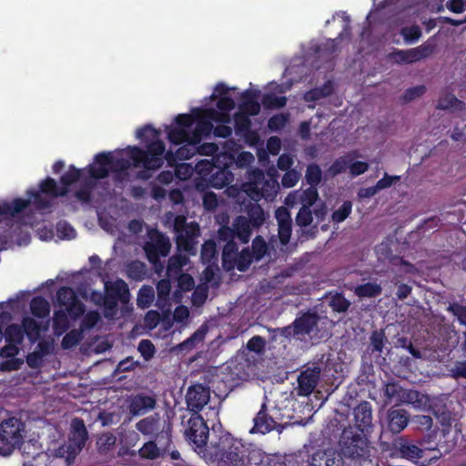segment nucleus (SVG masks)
<instances>
[{
	"instance_id": "nucleus-62",
	"label": "nucleus",
	"mask_w": 466,
	"mask_h": 466,
	"mask_svg": "<svg viewBox=\"0 0 466 466\" xmlns=\"http://www.w3.org/2000/svg\"><path fill=\"white\" fill-rule=\"evenodd\" d=\"M218 146L213 142H207L203 144L199 143L197 146L198 154L202 156H212V159L216 158L218 156Z\"/></svg>"
},
{
	"instance_id": "nucleus-27",
	"label": "nucleus",
	"mask_w": 466,
	"mask_h": 466,
	"mask_svg": "<svg viewBox=\"0 0 466 466\" xmlns=\"http://www.w3.org/2000/svg\"><path fill=\"white\" fill-rule=\"evenodd\" d=\"M319 318L317 313L307 311L294 319L295 329L299 336L310 335L316 327Z\"/></svg>"
},
{
	"instance_id": "nucleus-24",
	"label": "nucleus",
	"mask_w": 466,
	"mask_h": 466,
	"mask_svg": "<svg viewBox=\"0 0 466 466\" xmlns=\"http://www.w3.org/2000/svg\"><path fill=\"white\" fill-rule=\"evenodd\" d=\"M111 152H100L96 155L94 162L88 166V173L93 179H103L109 175Z\"/></svg>"
},
{
	"instance_id": "nucleus-46",
	"label": "nucleus",
	"mask_w": 466,
	"mask_h": 466,
	"mask_svg": "<svg viewBox=\"0 0 466 466\" xmlns=\"http://www.w3.org/2000/svg\"><path fill=\"white\" fill-rule=\"evenodd\" d=\"M289 121V113H279L273 115L268 121V128L272 132L283 129Z\"/></svg>"
},
{
	"instance_id": "nucleus-42",
	"label": "nucleus",
	"mask_w": 466,
	"mask_h": 466,
	"mask_svg": "<svg viewBox=\"0 0 466 466\" xmlns=\"http://www.w3.org/2000/svg\"><path fill=\"white\" fill-rule=\"evenodd\" d=\"M127 277L133 280H143L147 274L145 263L139 260H133L127 266Z\"/></svg>"
},
{
	"instance_id": "nucleus-6",
	"label": "nucleus",
	"mask_w": 466,
	"mask_h": 466,
	"mask_svg": "<svg viewBox=\"0 0 466 466\" xmlns=\"http://www.w3.org/2000/svg\"><path fill=\"white\" fill-rule=\"evenodd\" d=\"M189 115L194 117V123H197L195 128L191 130V139L194 143H200L203 137H208L213 132L212 121L221 123L229 121V115L219 113L212 107H196Z\"/></svg>"
},
{
	"instance_id": "nucleus-34",
	"label": "nucleus",
	"mask_w": 466,
	"mask_h": 466,
	"mask_svg": "<svg viewBox=\"0 0 466 466\" xmlns=\"http://www.w3.org/2000/svg\"><path fill=\"white\" fill-rule=\"evenodd\" d=\"M30 310L35 317L44 319L47 317L50 312V305L45 298L37 296L32 299Z\"/></svg>"
},
{
	"instance_id": "nucleus-39",
	"label": "nucleus",
	"mask_w": 466,
	"mask_h": 466,
	"mask_svg": "<svg viewBox=\"0 0 466 466\" xmlns=\"http://www.w3.org/2000/svg\"><path fill=\"white\" fill-rule=\"evenodd\" d=\"M21 327L24 336L26 335L31 342H35L40 335V327L36 320L30 317H25L22 320Z\"/></svg>"
},
{
	"instance_id": "nucleus-18",
	"label": "nucleus",
	"mask_w": 466,
	"mask_h": 466,
	"mask_svg": "<svg viewBox=\"0 0 466 466\" xmlns=\"http://www.w3.org/2000/svg\"><path fill=\"white\" fill-rule=\"evenodd\" d=\"M321 374V368L319 365L308 367L302 370L298 377L297 393L299 396H309L317 387Z\"/></svg>"
},
{
	"instance_id": "nucleus-55",
	"label": "nucleus",
	"mask_w": 466,
	"mask_h": 466,
	"mask_svg": "<svg viewBox=\"0 0 466 466\" xmlns=\"http://www.w3.org/2000/svg\"><path fill=\"white\" fill-rule=\"evenodd\" d=\"M116 441V436L113 433L106 432L99 435L96 445L99 451H107L115 446Z\"/></svg>"
},
{
	"instance_id": "nucleus-56",
	"label": "nucleus",
	"mask_w": 466,
	"mask_h": 466,
	"mask_svg": "<svg viewBox=\"0 0 466 466\" xmlns=\"http://www.w3.org/2000/svg\"><path fill=\"white\" fill-rule=\"evenodd\" d=\"M251 120L246 114L238 113L235 116V130L237 134H246L250 130Z\"/></svg>"
},
{
	"instance_id": "nucleus-4",
	"label": "nucleus",
	"mask_w": 466,
	"mask_h": 466,
	"mask_svg": "<svg viewBox=\"0 0 466 466\" xmlns=\"http://www.w3.org/2000/svg\"><path fill=\"white\" fill-rule=\"evenodd\" d=\"M370 433H361L351 425L344 428L339 441L340 451L352 459H366L370 456V443L367 438Z\"/></svg>"
},
{
	"instance_id": "nucleus-47",
	"label": "nucleus",
	"mask_w": 466,
	"mask_h": 466,
	"mask_svg": "<svg viewBox=\"0 0 466 466\" xmlns=\"http://www.w3.org/2000/svg\"><path fill=\"white\" fill-rule=\"evenodd\" d=\"M287 104L286 96H278L273 93L265 94L262 97V105L268 109L282 108Z\"/></svg>"
},
{
	"instance_id": "nucleus-38",
	"label": "nucleus",
	"mask_w": 466,
	"mask_h": 466,
	"mask_svg": "<svg viewBox=\"0 0 466 466\" xmlns=\"http://www.w3.org/2000/svg\"><path fill=\"white\" fill-rule=\"evenodd\" d=\"M68 313L66 309H59L54 312L53 329L56 335H61L69 328Z\"/></svg>"
},
{
	"instance_id": "nucleus-14",
	"label": "nucleus",
	"mask_w": 466,
	"mask_h": 466,
	"mask_svg": "<svg viewBox=\"0 0 466 466\" xmlns=\"http://www.w3.org/2000/svg\"><path fill=\"white\" fill-rule=\"evenodd\" d=\"M194 117L189 114H179L175 117L174 125L167 126V139L174 145H182L191 139V128Z\"/></svg>"
},
{
	"instance_id": "nucleus-41",
	"label": "nucleus",
	"mask_w": 466,
	"mask_h": 466,
	"mask_svg": "<svg viewBox=\"0 0 466 466\" xmlns=\"http://www.w3.org/2000/svg\"><path fill=\"white\" fill-rule=\"evenodd\" d=\"M187 258L183 255H173L168 258L167 274L168 277L177 276L181 273L182 268L187 264Z\"/></svg>"
},
{
	"instance_id": "nucleus-15",
	"label": "nucleus",
	"mask_w": 466,
	"mask_h": 466,
	"mask_svg": "<svg viewBox=\"0 0 466 466\" xmlns=\"http://www.w3.org/2000/svg\"><path fill=\"white\" fill-rule=\"evenodd\" d=\"M185 436L187 440L196 446V448H203L207 445L209 429L199 414H192L187 421V428L185 431Z\"/></svg>"
},
{
	"instance_id": "nucleus-57",
	"label": "nucleus",
	"mask_w": 466,
	"mask_h": 466,
	"mask_svg": "<svg viewBox=\"0 0 466 466\" xmlns=\"http://www.w3.org/2000/svg\"><path fill=\"white\" fill-rule=\"evenodd\" d=\"M447 311L457 318L461 325L466 326V306L458 302L450 303Z\"/></svg>"
},
{
	"instance_id": "nucleus-45",
	"label": "nucleus",
	"mask_w": 466,
	"mask_h": 466,
	"mask_svg": "<svg viewBox=\"0 0 466 466\" xmlns=\"http://www.w3.org/2000/svg\"><path fill=\"white\" fill-rule=\"evenodd\" d=\"M305 178L309 187H315L320 183L322 178V171L318 164L311 163L308 165Z\"/></svg>"
},
{
	"instance_id": "nucleus-64",
	"label": "nucleus",
	"mask_w": 466,
	"mask_h": 466,
	"mask_svg": "<svg viewBox=\"0 0 466 466\" xmlns=\"http://www.w3.org/2000/svg\"><path fill=\"white\" fill-rule=\"evenodd\" d=\"M426 91V87L423 85H419L413 87H410L405 90L402 95V99L404 102H410L417 97L421 96Z\"/></svg>"
},
{
	"instance_id": "nucleus-25",
	"label": "nucleus",
	"mask_w": 466,
	"mask_h": 466,
	"mask_svg": "<svg viewBox=\"0 0 466 466\" xmlns=\"http://www.w3.org/2000/svg\"><path fill=\"white\" fill-rule=\"evenodd\" d=\"M343 453L335 450L318 451L311 457L310 466H345Z\"/></svg>"
},
{
	"instance_id": "nucleus-50",
	"label": "nucleus",
	"mask_w": 466,
	"mask_h": 466,
	"mask_svg": "<svg viewBox=\"0 0 466 466\" xmlns=\"http://www.w3.org/2000/svg\"><path fill=\"white\" fill-rule=\"evenodd\" d=\"M130 167V162L128 159L123 157H116L111 153V161L109 165V170L116 173L117 176L122 173H127Z\"/></svg>"
},
{
	"instance_id": "nucleus-11",
	"label": "nucleus",
	"mask_w": 466,
	"mask_h": 466,
	"mask_svg": "<svg viewBox=\"0 0 466 466\" xmlns=\"http://www.w3.org/2000/svg\"><path fill=\"white\" fill-rule=\"evenodd\" d=\"M251 237V225L244 216H238L232 227L222 225L218 230V241L225 244H237L235 238H238L243 244L248 243Z\"/></svg>"
},
{
	"instance_id": "nucleus-5",
	"label": "nucleus",
	"mask_w": 466,
	"mask_h": 466,
	"mask_svg": "<svg viewBox=\"0 0 466 466\" xmlns=\"http://www.w3.org/2000/svg\"><path fill=\"white\" fill-rule=\"evenodd\" d=\"M143 249L155 271L161 274L164 270V263L161 261V258H167L171 249L169 238L161 231L153 229L148 233V240L145 243Z\"/></svg>"
},
{
	"instance_id": "nucleus-26",
	"label": "nucleus",
	"mask_w": 466,
	"mask_h": 466,
	"mask_svg": "<svg viewBox=\"0 0 466 466\" xmlns=\"http://www.w3.org/2000/svg\"><path fill=\"white\" fill-rule=\"evenodd\" d=\"M156 407V399L153 396L138 393L129 402L128 410L132 416H138L153 410Z\"/></svg>"
},
{
	"instance_id": "nucleus-40",
	"label": "nucleus",
	"mask_w": 466,
	"mask_h": 466,
	"mask_svg": "<svg viewBox=\"0 0 466 466\" xmlns=\"http://www.w3.org/2000/svg\"><path fill=\"white\" fill-rule=\"evenodd\" d=\"M388 342L385 332L383 329H375L371 332L370 337V350L371 353H381L383 348Z\"/></svg>"
},
{
	"instance_id": "nucleus-19",
	"label": "nucleus",
	"mask_w": 466,
	"mask_h": 466,
	"mask_svg": "<svg viewBox=\"0 0 466 466\" xmlns=\"http://www.w3.org/2000/svg\"><path fill=\"white\" fill-rule=\"evenodd\" d=\"M354 425L356 431L361 433H370L373 430L372 406L367 400L361 401L353 410Z\"/></svg>"
},
{
	"instance_id": "nucleus-9",
	"label": "nucleus",
	"mask_w": 466,
	"mask_h": 466,
	"mask_svg": "<svg viewBox=\"0 0 466 466\" xmlns=\"http://www.w3.org/2000/svg\"><path fill=\"white\" fill-rule=\"evenodd\" d=\"M27 195L30 203L33 202L37 209L43 210L52 206L51 199L66 196L67 190L59 186L54 178L47 177L40 181L38 190H28Z\"/></svg>"
},
{
	"instance_id": "nucleus-43",
	"label": "nucleus",
	"mask_w": 466,
	"mask_h": 466,
	"mask_svg": "<svg viewBox=\"0 0 466 466\" xmlns=\"http://www.w3.org/2000/svg\"><path fill=\"white\" fill-rule=\"evenodd\" d=\"M3 336H5L6 342L20 344L24 339V331L21 325L10 324L6 327Z\"/></svg>"
},
{
	"instance_id": "nucleus-35",
	"label": "nucleus",
	"mask_w": 466,
	"mask_h": 466,
	"mask_svg": "<svg viewBox=\"0 0 466 466\" xmlns=\"http://www.w3.org/2000/svg\"><path fill=\"white\" fill-rule=\"evenodd\" d=\"M198 144L199 143H194L193 139H190V140L185 142L184 144H182L183 146H181L179 148L177 149L175 154L173 153V159L168 164L172 165L176 159H179V160L190 159L193 156L196 155V153H198L197 146Z\"/></svg>"
},
{
	"instance_id": "nucleus-2",
	"label": "nucleus",
	"mask_w": 466,
	"mask_h": 466,
	"mask_svg": "<svg viewBox=\"0 0 466 466\" xmlns=\"http://www.w3.org/2000/svg\"><path fill=\"white\" fill-rule=\"evenodd\" d=\"M210 455L216 461L217 466H246L250 460L248 448L228 432L222 434L212 444Z\"/></svg>"
},
{
	"instance_id": "nucleus-48",
	"label": "nucleus",
	"mask_w": 466,
	"mask_h": 466,
	"mask_svg": "<svg viewBox=\"0 0 466 466\" xmlns=\"http://www.w3.org/2000/svg\"><path fill=\"white\" fill-rule=\"evenodd\" d=\"M255 259L260 260L268 252V245L261 236H256L252 240V249H250Z\"/></svg>"
},
{
	"instance_id": "nucleus-51",
	"label": "nucleus",
	"mask_w": 466,
	"mask_h": 466,
	"mask_svg": "<svg viewBox=\"0 0 466 466\" xmlns=\"http://www.w3.org/2000/svg\"><path fill=\"white\" fill-rule=\"evenodd\" d=\"M155 298L153 289L151 287L143 286L137 295V305L147 308L151 305Z\"/></svg>"
},
{
	"instance_id": "nucleus-13",
	"label": "nucleus",
	"mask_w": 466,
	"mask_h": 466,
	"mask_svg": "<svg viewBox=\"0 0 466 466\" xmlns=\"http://www.w3.org/2000/svg\"><path fill=\"white\" fill-rule=\"evenodd\" d=\"M106 318H113L117 311L118 301L127 302L129 299L127 284L121 279L105 283Z\"/></svg>"
},
{
	"instance_id": "nucleus-3",
	"label": "nucleus",
	"mask_w": 466,
	"mask_h": 466,
	"mask_svg": "<svg viewBox=\"0 0 466 466\" xmlns=\"http://www.w3.org/2000/svg\"><path fill=\"white\" fill-rule=\"evenodd\" d=\"M88 440V431L85 422L80 418H74L70 424L67 440L54 448L51 455L55 459H61L66 466H72L80 454Z\"/></svg>"
},
{
	"instance_id": "nucleus-52",
	"label": "nucleus",
	"mask_w": 466,
	"mask_h": 466,
	"mask_svg": "<svg viewBox=\"0 0 466 466\" xmlns=\"http://www.w3.org/2000/svg\"><path fill=\"white\" fill-rule=\"evenodd\" d=\"M95 187L93 181H86L78 190L75 192V197L82 203H89L92 198V189Z\"/></svg>"
},
{
	"instance_id": "nucleus-23",
	"label": "nucleus",
	"mask_w": 466,
	"mask_h": 466,
	"mask_svg": "<svg viewBox=\"0 0 466 466\" xmlns=\"http://www.w3.org/2000/svg\"><path fill=\"white\" fill-rule=\"evenodd\" d=\"M410 415L402 408L391 407L387 411L386 426L387 430L393 434L401 432L409 424Z\"/></svg>"
},
{
	"instance_id": "nucleus-44",
	"label": "nucleus",
	"mask_w": 466,
	"mask_h": 466,
	"mask_svg": "<svg viewBox=\"0 0 466 466\" xmlns=\"http://www.w3.org/2000/svg\"><path fill=\"white\" fill-rule=\"evenodd\" d=\"M81 170L71 165L68 170L63 174L60 177V184L62 187H66L67 193L69 192V187L74 183L77 182L81 177Z\"/></svg>"
},
{
	"instance_id": "nucleus-53",
	"label": "nucleus",
	"mask_w": 466,
	"mask_h": 466,
	"mask_svg": "<svg viewBox=\"0 0 466 466\" xmlns=\"http://www.w3.org/2000/svg\"><path fill=\"white\" fill-rule=\"evenodd\" d=\"M400 35L403 36L405 42L415 43L421 36V29L417 25L404 26L400 30Z\"/></svg>"
},
{
	"instance_id": "nucleus-1",
	"label": "nucleus",
	"mask_w": 466,
	"mask_h": 466,
	"mask_svg": "<svg viewBox=\"0 0 466 466\" xmlns=\"http://www.w3.org/2000/svg\"><path fill=\"white\" fill-rule=\"evenodd\" d=\"M137 138L146 143V148L143 149L137 146L128 147V156L135 167H143L144 170L138 173L142 179L150 177L149 171L159 169L164 161L170 163L173 159V152L166 151L165 143L159 139L160 132L151 125H145L136 132Z\"/></svg>"
},
{
	"instance_id": "nucleus-36",
	"label": "nucleus",
	"mask_w": 466,
	"mask_h": 466,
	"mask_svg": "<svg viewBox=\"0 0 466 466\" xmlns=\"http://www.w3.org/2000/svg\"><path fill=\"white\" fill-rule=\"evenodd\" d=\"M382 289L376 282H367L355 288L354 293L359 298H375L381 294Z\"/></svg>"
},
{
	"instance_id": "nucleus-60",
	"label": "nucleus",
	"mask_w": 466,
	"mask_h": 466,
	"mask_svg": "<svg viewBox=\"0 0 466 466\" xmlns=\"http://www.w3.org/2000/svg\"><path fill=\"white\" fill-rule=\"evenodd\" d=\"M137 350L140 352L141 356L144 358V360L147 361L151 360L156 353V348L152 341L149 339L140 340Z\"/></svg>"
},
{
	"instance_id": "nucleus-17",
	"label": "nucleus",
	"mask_w": 466,
	"mask_h": 466,
	"mask_svg": "<svg viewBox=\"0 0 466 466\" xmlns=\"http://www.w3.org/2000/svg\"><path fill=\"white\" fill-rule=\"evenodd\" d=\"M210 400V390L203 384L198 383L190 386L186 394L187 409L193 414H198Z\"/></svg>"
},
{
	"instance_id": "nucleus-10",
	"label": "nucleus",
	"mask_w": 466,
	"mask_h": 466,
	"mask_svg": "<svg viewBox=\"0 0 466 466\" xmlns=\"http://www.w3.org/2000/svg\"><path fill=\"white\" fill-rule=\"evenodd\" d=\"M254 256L249 248H244L238 252V244H225L222 249V266L229 271L237 268L240 272L248 269L253 262Z\"/></svg>"
},
{
	"instance_id": "nucleus-30",
	"label": "nucleus",
	"mask_w": 466,
	"mask_h": 466,
	"mask_svg": "<svg viewBox=\"0 0 466 466\" xmlns=\"http://www.w3.org/2000/svg\"><path fill=\"white\" fill-rule=\"evenodd\" d=\"M404 394L402 403L410 404L413 408L421 410H428L431 409V400L427 394L416 390H406Z\"/></svg>"
},
{
	"instance_id": "nucleus-58",
	"label": "nucleus",
	"mask_w": 466,
	"mask_h": 466,
	"mask_svg": "<svg viewBox=\"0 0 466 466\" xmlns=\"http://www.w3.org/2000/svg\"><path fill=\"white\" fill-rule=\"evenodd\" d=\"M350 306V302L342 294L337 293L330 299V307L336 312H346Z\"/></svg>"
},
{
	"instance_id": "nucleus-16",
	"label": "nucleus",
	"mask_w": 466,
	"mask_h": 466,
	"mask_svg": "<svg viewBox=\"0 0 466 466\" xmlns=\"http://www.w3.org/2000/svg\"><path fill=\"white\" fill-rule=\"evenodd\" d=\"M56 299L58 305L65 307L69 317L74 320L80 318L85 312V305L70 287L64 286L58 289Z\"/></svg>"
},
{
	"instance_id": "nucleus-12",
	"label": "nucleus",
	"mask_w": 466,
	"mask_h": 466,
	"mask_svg": "<svg viewBox=\"0 0 466 466\" xmlns=\"http://www.w3.org/2000/svg\"><path fill=\"white\" fill-rule=\"evenodd\" d=\"M136 429L144 436L160 440H172L170 424L157 412L138 420L136 423Z\"/></svg>"
},
{
	"instance_id": "nucleus-49",
	"label": "nucleus",
	"mask_w": 466,
	"mask_h": 466,
	"mask_svg": "<svg viewBox=\"0 0 466 466\" xmlns=\"http://www.w3.org/2000/svg\"><path fill=\"white\" fill-rule=\"evenodd\" d=\"M82 338V330L72 329L64 336L61 346L64 350L72 349L81 341Z\"/></svg>"
},
{
	"instance_id": "nucleus-32",
	"label": "nucleus",
	"mask_w": 466,
	"mask_h": 466,
	"mask_svg": "<svg viewBox=\"0 0 466 466\" xmlns=\"http://www.w3.org/2000/svg\"><path fill=\"white\" fill-rule=\"evenodd\" d=\"M246 212L248 216L247 218L252 228H258L264 224L266 214L259 204L250 203L247 206Z\"/></svg>"
},
{
	"instance_id": "nucleus-8",
	"label": "nucleus",
	"mask_w": 466,
	"mask_h": 466,
	"mask_svg": "<svg viewBox=\"0 0 466 466\" xmlns=\"http://www.w3.org/2000/svg\"><path fill=\"white\" fill-rule=\"evenodd\" d=\"M221 156L209 160H202L197 164V168L200 174H209V184L212 187L220 189L228 186L234 180V175L229 170L228 163H220ZM227 158V155H222Z\"/></svg>"
},
{
	"instance_id": "nucleus-22",
	"label": "nucleus",
	"mask_w": 466,
	"mask_h": 466,
	"mask_svg": "<svg viewBox=\"0 0 466 466\" xmlns=\"http://www.w3.org/2000/svg\"><path fill=\"white\" fill-rule=\"evenodd\" d=\"M393 450L398 457L411 461H417L419 459H421L424 453L423 448L403 437L394 441Z\"/></svg>"
},
{
	"instance_id": "nucleus-7",
	"label": "nucleus",
	"mask_w": 466,
	"mask_h": 466,
	"mask_svg": "<svg viewBox=\"0 0 466 466\" xmlns=\"http://www.w3.org/2000/svg\"><path fill=\"white\" fill-rule=\"evenodd\" d=\"M25 424L15 417L5 419L0 423V456H9L23 441Z\"/></svg>"
},
{
	"instance_id": "nucleus-61",
	"label": "nucleus",
	"mask_w": 466,
	"mask_h": 466,
	"mask_svg": "<svg viewBox=\"0 0 466 466\" xmlns=\"http://www.w3.org/2000/svg\"><path fill=\"white\" fill-rule=\"evenodd\" d=\"M100 319L101 317L97 311H89L84 316L81 322V328L82 329H91L100 321Z\"/></svg>"
},
{
	"instance_id": "nucleus-54",
	"label": "nucleus",
	"mask_w": 466,
	"mask_h": 466,
	"mask_svg": "<svg viewBox=\"0 0 466 466\" xmlns=\"http://www.w3.org/2000/svg\"><path fill=\"white\" fill-rule=\"evenodd\" d=\"M352 203L349 200L344 201L342 205L332 213L331 219L334 223L343 222L351 213Z\"/></svg>"
},
{
	"instance_id": "nucleus-37",
	"label": "nucleus",
	"mask_w": 466,
	"mask_h": 466,
	"mask_svg": "<svg viewBox=\"0 0 466 466\" xmlns=\"http://www.w3.org/2000/svg\"><path fill=\"white\" fill-rule=\"evenodd\" d=\"M218 252L217 248V243L214 239L206 240L202 247L200 252V258L204 264L213 263L218 259Z\"/></svg>"
},
{
	"instance_id": "nucleus-59",
	"label": "nucleus",
	"mask_w": 466,
	"mask_h": 466,
	"mask_svg": "<svg viewBox=\"0 0 466 466\" xmlns=\"http://www.w3.org/2000/svg\"><path fill=\"white\" fill-rule=\"evenodd\" d=\"M296 224L301 228L309 226L313 221L312 211L307 206L301 207L295 218Z\"/></svg>"
},
{
	"instance_id": "nucleus-31",
	"label": "nucleus",
	"mask_w": 466,
	"mask_h": 466,
	"mask_svg": "<svg viewBox=\"0 0 466 466\" xmlns=\"http://www.w3.org/2000/svg\"><path fill=\"white\" fill-rule=\"evenodd\" d=\"M406 390L397 382H388L384 385L383 395L386 404L395 402L396 405L402 404Z\"/></svg>"
},
{
	"instance_id": "nucleus-21",
	"label": "nucleus",
	"mask_w": 466,
	"mask_h": 466,
	"mask_svg": "<svg viewBox=\"0 0 466 466\" xmlns=\"http://www.w3.org/2000/svg\"><path fill=\"white\" fill-rule=\"evenodd\" d=\"M172 440L153 439L143 444L138 450V455L144 460H157L165 458L169 451Z\"/></svg>"
},
{
	"instance_id": "nucleus-29",
	"label": "nucleus",
	"mask_w": 466,
	"mask_h": 466,
	"mask_svg": "<svg viewBox=\"0 0 466 466\" xmlns=\"http://www.w3.org/2000/svg\"><path fill=\"white\" fill-rule=\"evenodd\" d=\"M319 198L317 187H309L301 192L294 191L289 193L286 198V204L292 205L299 200L302 204V207L307 206L310 208L317 202Z\"/></svg>"
},
{
	"instance_id": "nucleus-63",
	"label": "nucleus",
	"mask_w": 466,
	"mask_h": 466,
	"mask_svg": "<svg viewBox=\"0 0 466 466\" xmlns=\"http://www.w3.org/2000/svg\"><path fill=\"white\" fill-rule=\"evenodd\" d=\"M350 160L346 157H341L336 159L329 168V172L331 176H337L343 173L349 168Z\"/></svg>"
},
{
	"instance_id": "nucleus-20",
	"label": "nucleus",
	"mask_w": 466,
	"mask_h": 466,
	"mask_svg": "<svg viewBox=\"0 0 466 466\" xmlns=\"http://www.w3.org/2000/svg\"><path fill=\"white\" fill-rule=\"evenodd\" d=\"M199 235V225L197 222H190L188 227L184 228L182 232L177 234L176 243L178 250L194 255L197 250V238Z\"/></svg>"
},
{
	"instance_id": "nucleus-33",
	"label": "nucleus",
	"mask_w": 466,
	"mask_h": 466,
	"mask_svg": "<svg viewBox=\"0 0 466 466\" xmlns=\"http://www.w3.org/2000/svg\"><path fill=\"white\" fill-rule=\"evenodd\" d=\"M30 205L29 199L15 198L12 202L0 204V216H15Z\"/></svg>"
},
{
	"instance_id": "nucleus-28",
	"label": "nucleus",
	"mask_w": 466,
	"mask_h": 466,
	"mask_svg": "<svg viewBox=\"0 0 466 466\" xmlns=\"http://www.w3.org/2000/svg\"><path fill=\"white\" fill-rule=\"evenodd\" d=\"M253 420L254 426L251 432L266 434L273 431L277 425L275 420L267 412L266 403L261 405L259 411Z\"/></svg>"
}]
</instances>
